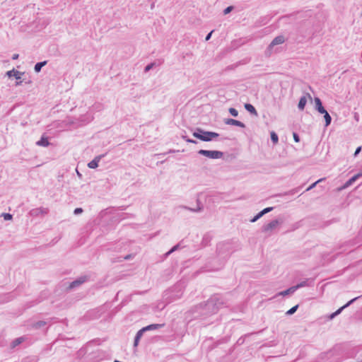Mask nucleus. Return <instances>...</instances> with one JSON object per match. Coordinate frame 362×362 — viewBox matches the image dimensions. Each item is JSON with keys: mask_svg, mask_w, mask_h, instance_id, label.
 I'll list each match as a JSON object with an SVG mask.
<instances>
[{"mask_svg": "<svg viewBox=\"0 0 362 362\" xmlns=\"http://www.w3.org/2000/svg\"><path fill=\"white\" fill-rule=\"evenodd\" d=\"M223 304V302L218 296H214L204 305L201 304L199 308L202 310V314L210 315L216 313Z\"/></svg>", "mask_w": 362, "mask_h": 362, "instance_id": "nucleus-1", "label": "nucleus"}, {"mask_svg": "<svg viewBox=\"0 0 362 362\" xmlns=\"http://www.w3.org/2000/svg\"><path fill=\"white\" fill-rule=\"evenodd\" d=\"M193 136L202 141H211L214 139L219 136V134L214 132L205 131L202 128H197L192 134Z\"/></svg>", "mask_w": 362, "mask_h": 362, "instance_id": "nucleus-2", "label": "nucleus"}, {"mask_svg": "<svg viewBox=\"0 0 362 362\" xmlns=\"http://www.w3.org/2000/svg\"><path fill=\"white\" fill-rule=\"evenodd\" d=\"M234 250L230 243H220L217 245L216 252L218 255L222 259H226Z\"/></svg>", "mask_w": 362, "mask_h": 362, "instance_id": "nucleus-3", "label": "nucleus"}, {"mask_svg": "<svg viewBox=\"0 0 362 362\" xmlns=\"http://www.w3.org/2000/svg\"><path fill=\"white\" fill-rule=\"evenodd\" d=\"M198 154L206 156L211 159H219L223 156V153L220 151H210L201 149L198 151Z\"/></svg>", "mask_w": 362, "mask_h": 362, "instance_id": "nucleus-4", "label": "nucleus"}, {"mask_svg": "<svg viewBox=\"0 0 362 362\" xmlns=\"http://www.w3.org/2000/svg\"><path fill=\"white\" fill-rule=\"evenodd\" d=\"M285 42V37L284 35H278L273 39V40L268 45L265 53L267 55H271L273 52V49L276 45H281Z\"/></svg>", "mask_w": 362, "mask_h": 362, "instance_id": "nucleus-5", "label": "nucleus"}, {"mask_svg": "<svg viewBox=\"0 0 362 362\" xmlns=\"http://www.w3.org/2000/svg\"><path fill=\"white\" fill-rule=\"evenodd\" d=\"M283 223V219L282 218H276L274 220H272L269 223L264 224L262 227V231L263 233H268L269 231H272V230L275 229L277 226L279 224Z\"/></svg>", "mask_w": 362, "mask_h": 362, "instance_id": "nucleus-6", "label": "nucleus"}, {"mask_svg": "<svg viewBox=\"0 0 362 362\" xmlns=\"http://www.w3.org/2000/svg\"><path fill=\"white\" fill-rule=\"evenodd\" d=\"M93 118L92 113L87 112L80 116L76 122H72V123L76 124L77 126H84L93 121Z\"/></svg>", "mask_w": 362, "mask_h": 362, "instance_id": "nucleus-7", "label": "nucleus"}, {"mask_svg": "<svg viewBox=\"0 0 362 362\" xmlns=\"http://www.w3.org/2000/svg\"><path fill=\"white\" fill-rule=\"evenodd\" d=\"M89 278H90V276H88V275L81 276L78 277L77 279H76L72 282H71L69 284V286L67 287V288L69 290H71V289H74V288H75L76 287H78L81 284H83V283H85L87 281H88Z\"/></svg>", "mask_w": 362, "mask_h": 362, "instance_id": "nucleus-8", "label": "nucleus"}, {"mask_svg": "<svg viewBox=\"0 0 362 362\" xmlns=\"http://www.w3.org/2000/svg\"><path fill=\"white\" fill-rule=\"evenodd\" d=\"M24 73H22V72H20L18 71H16L15 69H12L11 71H7L6 73V75L8 76V77H11V76H14L16 77V79L17 80L16 81V86H19L22 83V81H19L21 78V76Z\"/></svg>", "mask_w": 362, "mask_h": 362, "instance_id": "nucleus-9", "label": "nucleus"}, {"mask_svg": "<svg viewBox=\"0 0 362 362\" xmlns=\"http://www.w3.org/2000/svg\"><path fill=\"white\" fill-rule=\"evenodd\" d=\"M224 123L228 125L236 126L241 128L245 127V124L243 122L231 118L226 119L224 120Z\"/></svg>", "mask_w": 362, "mask_h": 362, "instance_id": "nucleus-10", "label": "nucleus"}, {"mask_svg": "<svg viewBox=\"0 0 362 362\" xmlns=\"http://www.w3.org/2000/svg\"><path fill=\"white\" fill-rule=\"evenodd\" d=\"M105 156L104 154L95 156L91 161L88 163V167L91 169H95L98 166V163Z\"/></svg>", "mask_w": 362, "mask_h": 362, "instance_id": "nucleus-11", "label": "nucleus"}, {"mask_svg": "<svg viewBox=\"0 0 362 362\" xmlns=\"http://www.w3.org/2000/svg\"><path fill=\"white\" fill-rule=\"evenodd\" d=\"M47 213L48 209L42 207L33 209L30 211V214L32 216H37L40 214H47Z\"/></svg>", "mask_w": 362, "mask_h": 362, "instance_id": "nucleus-12", "label": "nucleus"}, {"mask_svg": "<svg viewBox=\"0 0 362 362\" xmlns=\"http://www.w3.org/2000/svg\"><path fill=\"white\" fill-rule=\"evenodd\" d=\"M361 296H358L356 298H352L349 301H348L345 305L337 309L334 313L335 315L337 316L339 315L345 308L350 306L351 304H353L356 300H358Z\"/></svg>", "mask_w": 362, "mask_h": 362, "instance_id": "nucleus-13", "label": "nucleus"}, {"mask_svg": "<svg viewBox=\"0 0 362 362\" xmlns=\"http://www.w3.org/2000/svg\"><path fill=\"white\" fill-rule=\"evenodd\" d=\"M315 109L319 113H324L326 111L325 108L322 105L321 100L317 97L315 98Z\"/></svg>", "mask_w": 362, "mask_h": 362, "instance_id": "nucleus-14", "label": "nucleus"}, {"mask_svg": "<svg viewBox=\"0 0 362 362\" xmlns=\"http://www.w3.org/2000/svg\"><path fill=\"white\" fill-rule=\"evenodd\" d=\"M361 177V174L357 173L356 175L349 179L344 185L343 188H347L351 186L355 181Z\"/></svg>", "mask_w": 362, "mask_h": 362, "instance_id": "nucleus-15", "label": "nucleus"}, {"mask_svg": "<svg viewBox=\"0 0 362 362\" xmlns=\"http://www.w3.org/2000/svg\"><path fill=\"white\" fill-rule=\"evenodd\" d=\"M36 144L40 146L47 147L49 145V142L48 138L42 135L41 139L36 142Z\"/></svg>", "mask_w": 362, "mask_h": 362, "instance_id": "nucleus-16", "label": "nucleus"}, {"mask_svg": "<svg viewBox=\"0 0 362 362\" xmlns=\"http://www.w3.org/2000/svg\"><path fill=\"white\" fill-rule=\"evenodd\" d=\"M245 110L249 112L251 115L257 116V112L255 109V107L250 103H245Z\"/></svg>", "mask_w": 362, "mask_h": 362, "instance_id": "nucleus-17", "label": "nucleus"}, {"mask_svg": "<svg viewBox=\"0 0 362 362\" xmlns=\"http://www.w3.org/2000/svg\"><path fill=\"white\" fill-rule=\"evenodd\" d=\"M163 326H164L163 324H151V325L144 327V329H145L146 332H147V331L157 329Z\"/></svg>", "mask_w": 362, "mask_h": 362, "instance_id": "nucleus-18", "label": "nucleus"}, {"mask_svg": "<svg viewBox=\"0 0 362 362\" xmlns=\"http://www.w3.org/2000/svg\"><path fill=\"white\" fill-rule=\"evenodd\" d=\"M306 103H307V97H306V95L302 96L300 98L299 102H298V109L300 110H304L305 106L306 105Z\"/></svg>", "mask_w": 362, "mask_h": 362, "instance_id": "nucleus-19", "label": "nucleus"}, {"mask_svg": "<svg viewBox=\"0 0 362 362\" xmlns=\"http://www.w3.org/2000/svg\"><path fill=\"white\" fill-rule=\"evenodd\" d=\"M47 64V61L40 62L35 64L34 70L36 73H39L42 68Z\"/></svg>", "mask_w": 362, "mask_h": 362, "instance_id": "nucleus-20", "label": "nucleus"}, {"mask_svg": "<svg viewBox=\"0 0 362 362\" xmlns=\"http://www.w3.org/2000/svg\"><path fill=\"white\" fill-rule=\"evenodd\" d=\"M296 291V289L294 288V286L290 287L289 288L285 290V291H281L279 292L277 296H285L286 295H288L290 293H293Z\"/></svg>", "mask_w": 362, "mask_h": 362, "instance_id": "nucleus-21", "label": "nucleus"}, {"mask_svg": "<svg viewBox=\"0 0 362 362\" xmlns=\"http://www.w3.org/2000/svg\"><path fill=\"white\" fill-rule=\"evenodd\" d=\"M23 341H24V338L23 337H21L15 339L11 342V347L12 348H15L16 346H17L19 344H21Z\"/></svg>", "mask_w": 362, "mask_h": 362, "instance_id": "nucleus-22", "label": "nucleus"}, {"mask_svg": "<svg viewBox=\"0 0 362 362\" xmlns=\"http://www.w3.org/2000/svg\"><path fill=\"white\" fill-rule=\"evenodd\" d=\"M323 114H324V118L325 120V127H328L331 124L332 117L329 115V114L327 112V110Z\"/></svg>", "mask_w": 362, "mask_h": 362, "instance_id": "nucleus-23", "label": "nucleus"}, {"mask_svg": "<svg viewBox=\"0 0 362 362\" xmlns=\"http://www.w3.org/2000/svg\"><path fill=\"white\" fill-rule=\"evenodd\" d=\"M197 203L199 204V199H197ZM182 208H184L185 209H187V210H189L190 211H192V212L201 211L203 209V206H199V204H198V207L197 209H192V208H190V207H188V206H182Z\"/></svg>", "mask_w": 362, "mask_h": 362, "instance_id": "nucleus-24", "label": "nucleus"}, {"mask_svg": "<svg viewBox=\"0 0 362 362\" xmlns=\"http://www.w3.org/2000/svg\"><path fill=\"white\" fill-rule=\"evenodd\" d=\"M180 247V244L178 243L175 245H174L169 251H168L165 254V257H168L170 255H171L173 252L177 251L179 248Z\"/></svg>", "mask_w": 362, "mask_h": 362, "instance_id": "nucleus-25", "label": "nucleus"}, {"mask_svg": "<svg viewBox=\"0 0 362 362\" xmlns=\"http://www.w3.org/2000/svg\"><path fill=\"white\" fill-rule=\"evenodd\" d=\"M308 281H309V280L307 279V280L303 281L300 282L299 284H298L297 285L294 286L296 291L300 288L309 286Z\"/></svg>", "mask_w": 362, "mask_h": 362, "instance_id": "nucleus-26", "label": "nucleus"}, {"mask_svg": "<svg viewBox=\"0 0 362 362\" xmlns=\"http://www.w3.org/2000/svg\"><path fill=\"white\" fill-rule=\"evenodd\" d=\"M271 140L274 144H277L279 141V136L278 135L274 132H272L270 134Z\"/></svg>", "mask_w": 362, "mask_h": 362, "instance_id": "nucleus-27", "label": "nucleus"}, {"mask_svg": "<svg viewBox=\"0 0 362 362\" xmlns=\"http://www.w3.org/2000/svg\"><path fill=\"white\" fill-rule=\"evenodd\" d=\"M298 305H296L292 307L288 311H286V315H291L294 314L296 312V310H298Z\"/></svg>", "mask_w": 362, "mask_h": 362, "instance_id": "nucleus-28", "label": "nucleus"}, {"mask_svg": "<svg viewBox=\"0 0 362 362\" xmlns=\"http://www.w3.org/2000/svg\"><path fill=\"white\" fill-rule=\"evenodd\" d=\"M46 325L45 321L40 320L37 322H35L33 325V327L36 329L41 328L42 327L45 326Z\"/></svg>", "mask_w": 362, "mask_h": 362, "instance_id": "nucleus-29", "label": "nucleus"}, {"mask_svg": "<svg viewBox=\"0 0 362 362\" xmlns=\"http://www.w3.org/2000/svg\"><path fill=\"white\" fill-rule=\"evenodd\" d=\"M263 216V214L262 213V211H259L258 214H257L251 220H250V222L252 223H255L256 222L258 219H259L261 217Z\"/></svg>", "mask_w": 362, "mask_h": 362, "instance_id": "nucleus-30", "label": "nucleus"}, {"mask_svg": "<svg viewBox=\"0 0 362 362\" xmlns=\"http://www.w3.org/2000/svg\"><path fill=\"white\" fill-rule=\"evenodd\" d=\"M219 267H205L202 269V272H212L218 270Z\"/></svg>", "mask_w": 362, "mask_h": 362, "instance_id": "nucleus-31", "label": "nucleus"}, {"mask_svg": "<svg viewBox=\"0 0 362 362\" xmlns=\"http://www.w3.org/2000/svg\"><path fill=\"white\" fill-rule=\"evenodd\" d=\"M146 332L145 329L143 328H141V329H139L137 333L136 334V336H135V338H137V339H141V337L143 336L144 333Z\"/></svg>", "mask_w": 362, "mask_h": 362, "instance_id": "nucleus-32", "label": "nucleus"}, {"mask_svg": "<svg viewBox=\"0 0 362 362\" xmlns=\"http://www.w3.org/2000/svg\"><path fill=\"white\" fill-rule=\"evenodd\" d=\"M156 65V63L155 62H152V63H150L148 64H147L145 68H144V71L145 72H148L151 69H153V67Z\"/></svg>", "mask_w": 362, "mask_h": 362, "instance_id": "nucleus-33", "label": "nucleus"}, {"mask_svg": "<svg viewBox=\"0 0 362 362\" xmlns=\"http://www.w3.org/2000/svg\"><path fill=\"white\" fill-rule=\"evenodd\" d=\"M229 113L233 117H237L238 115V111L233 107L229 108Z\"/></svg>", "mask_w": 362, "mask_h": 362, "instance_id": "nucleus-34", "label": "nucleus"}, {"mask_svg": "<svg viewBox=\"0 0 362 362\" xmlns=\"http://www.w3.org/2000/svg\"><path fill=\"white\" fill-rule=\"evenodd\" d=\"M322 180V179H320V180H318L317 181L315 182H314V183H313L311 185H310V186L306 189V190H305V191H307V192H308V191L311 190L313 188H314V187L316 186V185H317L318 182H321Z\"/></svg>", "mask_w": 362, "mask_h": 362, "instance_id": "nucleus-35", "label": "nucleus"}, {"mask_svg": "<svg viewBox=\"0 0 362 362\" xmlns=\"http://www.w3.org/2000/svg\"><path fill=\"white\" fill-rule=\"evenodd\" d=\"M274 209V207L272 206H269V207H267L265 209H264L263 210H262V213L264 215H265L266 214L269 213V212H271L272 210Z\"/></svg>", "mask_w": 362, "mask_h": 362, "instance_id": "nucleus-36", "label": "nucleus"}, {"mask_svg": "<svg viewBox=\"0 0 362 362\" xmlns=\"http://www.w3.org/2000/svg\"><path fill=\"white\" fill-rule=\"evenodd\" d=\"M233 9V6H229L228 7H226L224 10H223V13L225 15L229 13L230 11H232Z\"/></svg>", "mask_w": 362, "mask_h": 362, "instance_id": "nucleus-37", "label": "nucleus"}, {"mask_svg": "<svg viewBox=\"0 0 362 362\" xmlns=\"http://www.w3.org/2000/svg\"><path fill=\"white\" fill-rule=\"evenodd\" d=\"M83 211V210L82 208H76L74 211V215H79V214H82Z\"/></svg>", "mask_w": 362, "mask_h": 362, "instance_id": "nucleus-38", "label": "nucleus"}, {"mask_svg": "<svg viewBox=\"0 0 362 362\" xmlns=\"http://www.w3.org/2000/svg\"><path fill=\"white\" fill-rule=\"evenodd\" d=\"M3 216H4V219L6 220V221L11 220L12 218V215L11 214H8V213L3 214Z\"/></svg>", "mask_w": 362, "mask_h": 362, "instance_id": "nucleus-39", "label": "nucleus"}, {"mask_svg": "<svg viewBox=\"0 0 362 362\" xmlns=\"http://www.w3.org/2000/svg\"><path fill=\"white\" fill-rule=\"evenodd\" d=\"M293 139L296 142H299L300 141V136L299 135L296 133V132H293Z\"/></svg>", "mask_w": 362, "mask_h": 362, "instance_id": "nucleus-40", "label": "nucleus"}, {"mask_svg": "<svg viewBox=\"0 0 362 362\" xmlns=\"http://www.w3.org/2000/svg\"><path fill=\"white\" fill-rule=\"evenodd\" d=\"M361 148H362L361 146H358L356 148V149L354 152V157H356L359 154V153L361 151Z\"/></svg>", "mask_w": 362, "mask_h": 362, "instance_id": "nucleus-41", "label": "nucleus"}, {"mask_svg": "<svg viewBox=\"0 0 362 362\" xmlns=\"http://www.w3.org/2000/svg\"><path fill=\"white\" fill-rule=\"evenodd\" d=\"M139 339H137V338H135L134 337V349H136L138 345H139Z\"/></svg>", "mask_w": 362, "mask_h": 362, "instance_id": "nucleus-42", "label": "nucleus"}, {"mask_svg": "<svg viewBox=\"0 0 362 362\" xmlns=\"http://www.w3.org/2000/svg\"><path fill=\"white\" fill-rule=\"evenodd\" d=\"M214 33V30H211L210 33H209L206 35V37H205V40H206V41H208V40H209L211 39V35H212V33Z\"/></svg>", "mask_w": 362, "mask_h": 362, "instance_id": "nucleus-43", "label": "nucleus"}, {"mask_svg": "<svg viewBox=\"0 0 362 362\" xmlns=\"http://www.w3.org/2000/svg\"><path fill=\"white\" fill-rule=\"evenodd\" d=\"M186 141L187 143H192V144H197V141L196 140L192 139H186Z\"/></svg>", "mask_w": 362, "mask_h": 362, "instance_id": "nucleus-44", "label": "nucleus"}, {"mask_svg": "<svg viewBox=\"0 0 362 362\" xmlns=\"http://www.w3.org/2000/svg\"><path fill=\"white\" fill-rule=\"evenodd\" d=\"M335 317H337V315H335V313L334 312V313H332V314H330V315H329V320H332V319H334Z\"/></svg>", "mask_w": 362, "mask_h": 362, "instance_id": "nucleus-45", "label": "nucleus"}, {"mask_svg": "<svg viewBox=\"0 0 362 362\" xmlns=\"http://www.w3.org/2000/svg\"><path fill=\"white\" fill-rule=\"evenodd\" d=\"M132 257V255H127L125 257H124V259H130Z\"/></svg>", "mask_w": 362, "mask_h": 362, "instance_id": "nucleus-46", "label": "nucleus"}, {"mask_svg": "<svg viewBox=\"0 0 362 362\" xmlns=\"http://www.w3.org/2000/svg\"><path fill=\"white\" fill-rule=\"evenodd\" d=\"M19 55L18 54H14L12 57V59L16 60L18 58Z\"/></svg>", "mask_w": 362, "mask_h": 362, "instance_id": "nucleus-47", "label": "nucleus"}, {"mask_svg": "<svg viewBox=\"0 0 362 362\" xmlns=\"http://www.w3.org/2000/svg\"><path fill=\"white\" fill-rule=\"evenodd\" d=\"M182 138L185 141H186V139H189V138H188L187 136H185V135H182Z\"/></svg>", "mask_w": 362, "mask_h": 362, "instance_id": "nucleus-48", "label": "nucleus"}, {"mask_svg": "<svg viewBox=\"0 0 362 362\" xmlns=\"http://www.w3.org/2000/svg\"><path fill=\"white\" fill-rule=\"evenodd\" d=\"M77 174L78 176H81V175L80 174V173L77 170Z\"/></svg>", "mask_w": 362, "mask_h": 362, "instance_id": "nucleus-49", "label": "nucleus"}, {"mask_svg": "<svg viewBox=\"0 0 362 362\" xmlns=\"http://www.w3.org/2000/svg\"><path fill=\"white\" fill-rule=\"evenodd\" d=\"M307 95H308L310 98H311V96H310V95L309 93H308V94H307Z\"/></svg>", "mask_w": 362, "mask_h": 362, "instance_id": "nucleus-50", "label": "nucleus"}, {"mask_svg": "<svg viewBox=\"0 0 362 362\" xmlns=\"http://www.w3.org/2000/svg\"><path fill=\"white\" fill-rule=\"evenodd\" d=\"M206 240V238L204 237V239H203V242H205Z\"/></svg>", "mask_w": 362, "mask_h": 362, "instance_id": "nucleus-51", "label": "nucleus"}, {"mask_svg": "<svg viewBox=\"0 0 362 362\" xmlns=\"http://www.w3.org/2000/svg\"><path fill=\"white\" fill-rule=\"evenodd\" d=\"M359 174H361V177H362V170L361 172H359Z\"/></svg>", "mask_w": 362, "mask_h": 362, "instance_id": "nucleus-52", "label": "nucleus"}]
</instances>
